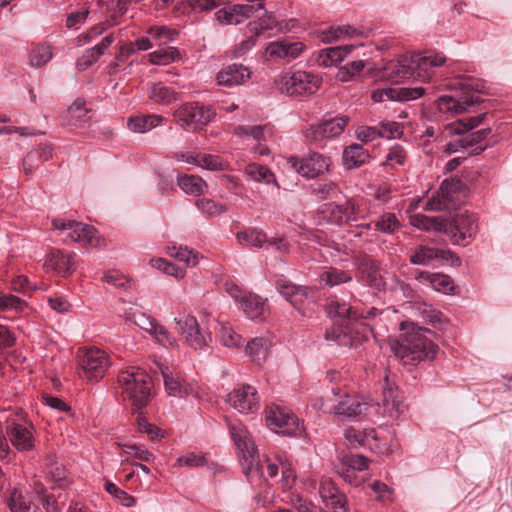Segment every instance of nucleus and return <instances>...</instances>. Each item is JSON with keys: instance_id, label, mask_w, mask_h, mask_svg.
<instances>
[{"instance_id": "f257e3e1", "label": "nucleus", "mask_w": 512, "mask_h": 512, "mask_svg": "<svg viewBox=\"0 0 512 512\" xmlns=\"http://www.w3.org/2000/svg\"><path fill=\"white\" fill-rule=\"evenodd\" d=\"M414 225L424 230H434L447 234L455 245L467 246L478 232V217L468 211L458 212L450 219L415 217Z\"/></svg>"}, {"instance_id": "f03ea898", "label": "nucleus", "mask_w": 512, "mask_h": 512, "mask_svg": "<svg viewBox=\"0 0 512 512\" xmlns=\"http://www.w3.org/2000/svg\"><path fill=\"white\" fill-rule=\"evenodd\" d=\"M426 334H432V331L412 325L411 330L400 335V339L390 342L391 350L404 365L415 366L421 361L433 360L439 348Z\"/></svg>"}, {"instance_id": "7ed1b4c3", "label": "nucleus", "mask_w": 512, "mask_h": 512, "mask_svg": "<svg viewBox=\"0 0 512 512\" xmlns=\"http://www.w3.org/2000/svg\"><path fill=\"white\" fill-rule=\"evenodd\" d=\"M117 381L122 389L123 398L130 401L134 411L139 412L148 405L153 383L145 370L139 367L122 370Z\"/></svg>"}, {"instance_id": "20e7f679", "label": "nucleus", "mask_w": 512, "mask_h": 512, "mask_svg": "<svg viewBox=\"0 0 512 512\" xmlns=\"http://www.w3.org/2000/svg\"><path fill=\"white\" fill-rule=\"evenodd\" d=\"M6 438L19 452L31 451L35 447V427L27 413L20 409H9L4 417Z\"/></svg>"}, {"instance_id": "39448f33", "label": "nucleus", "mask_w": 512, "mask_h": 512, "mask_svg": "<svg viewBox=\"0 0 512 512\" xmlns=\"http://www.w3.org/2000/svg\"><path fill=\"white\" fill-rule=\"evenodd\" d=\"M277 291L284 297L301 316L312 318L318 310L317 294L314 287L296 285L286 279L275 282Z\"/></svg>"}, {"instance_id": "423d86ee", "label": "nucleus", "mask_w": 512, "mask_h": 512, "mask_svg": "<svg viewBox=\"0 0 512 512\" xmlns=\"http://www.w3.org/2000/svg\"><path fill=\"white\" fill-rule=\"evenodd\" d=\"M216 116L210 105L198 101L186 102L173 111L174 121L185 131H198L207 126Z\"/></svg>"}, {"instance_id": "0eeeda50", "label": "nucleus", "mask_w": 512, "mask_h": 512, "mask_svg": "<svg viewBox=\"0 0 512 512\" xmlns=\"http://www.w3.org/2000/svg\"><path fill=\"white\" fill-rule=\"evenodd\" d=\"M265 420L267 427L278 434L299 437L304 433V423L290 409L277 404L266 407Z\"/></svg>"}, {"instance_id": "6e6552de", "label": "nucleus", "mask_w": 512, "mask_h": 512, "mask_svg": "<svg viewBox=\"0 0 512 512\" xmlns=\"http://www.w3.org/2000/svg\"><path fill=\"white\" fill-rule=\"evenodd\" d=\"M360 202L355 197L347 198L343 203L327 202L322 204L317 214L328 224L343 226L362 219Z\"/></svg>"}, {"instance_id": "1a4fd4ad", "label": "nucleus", "mask_w": 512, "mask_h": 512, "mask_svg": "<svg viewBox=\"0 0 512 512\" xmlns=\"http://www.w3.org/2000/svg\"><path fill=\"white\" fill-rule=\"evenodd\" d=\"M322 85V78L307 71H296L281 77L280 90L295 98L309 97Z\"/></svg>"}, {"instance_id": "9d476101", "label": "nucleus", "mask_w": 512, "mask_h": 512, "mask_svg": "<svg viewBox=\"0 0 512 512\" xmlns=\"http://www.w3.org/2000/svg\"><path fill=\"white\" fill-rule=\"evenodd\" d=\"M349 122V116L337 115L325 119L321 123L312 124L303 132L305 141L318 147H324L326 141L340 136Z\"/></svg>"}, {"instance_id": "9b49d317", "label": "nucleus", "mask_w": 512, "mask_h": 512, "mask_svg": "<svg viewBox=\"0 0 512 512\" xmlns=\"http://www.w3.org/2000/svg\"><path fill=\"white\" fill-rule=\"evenodd\" d=\"M230 432L235 445L242 453L243 458L248 463L249 467L256 463L257 468L262 475L266 474L270 478H274L278 475L279 465L277 463L271 462L268 458L263 462L257 459V449L254 442L247 436V432L245 430L232 427Z\"/></svg>"}, {"instance_id": "f8f14e48", "label": "nucleus", "mask_w": 512, "mask_h": 512, "mask_svg": "<svg viewBox=\"0 0 512 512\" xmlns=\"http://www.w3.org/2000/svg\"><path fill=\"white\" fill-rule=\"evenodd\" d=\"M52 227L56 230L66 232L65 239L70 242H78L82 245L98 247L101 238L98 230L92 226L75 220H64L56 218L52 220Z\"/></svg>"}, {"instance_id": "ddd939ff", "label": "nucleus", "mask_w": 512, "mask_h": 512, "mask_svg": "<svg viewBox=\"0 0 512 512\" xmlns=\"http://www.w3.org/2000/svg\"><path fill=\"white\" fill-rule=\"evenodd\" d=\"M372 328L367 323H361L360 329H355L350 325H343L335 323L330 328H327L324 338L327 341H334L339 346L345 347H358L368 340L369 333Z\"/></svg>"}, {"instance_id": "4468645a", "label": "nucleus", "mask_w": 512, "mask_h": 512, "mask_svg": "<svg viewBox=\"0 0 512 512\" xmlns=\"http://www.w3.org/2000/svg\"><path fill=\"white\" fill-rule=\"evenodd\" d=\"M108 367V356L99 348H90L78 356L79 376L87 381L102 379Z\"/></svg>"}, {"instance_id": "2eb2a0df", "label": "nucleus", "mask_w": 512, "mask_h": 512, "mask_svg": "<svg viewBox=\"0 0 512 512\" xmlns=\"http://www.w3.org/2000/svg\"><path fill=\"white\" fill-rule=\"evenodd\" d=\"M486 115L487 113H481L477 116H469L459 119L454 123L448 124L446 129L450 134L464 135L466 146L468 148L474 147L475 145L482 144V142L491 134L492 130L491 128H484L468 134L467 132L479 126L485 119Z\"/></svg>"}, {"instance_id": "dca6fc26", "label": "nucleus", "mask_w": 512, "mask_h": 512, "mask_svg": "<svg viewBox=\"0 0 512 512\" xmlns=\"http://www.w3.org/2000/svg\"><path fill=\"white\" fill-rule=\"evenodd\" d=\"M288 163L302 177L312 179L329 171L331 159L318 152H310L303 157L291 156Z\"/></svg>"}, {"instance_id": "f3484780", "label": "nucleus", "mask_w": 512, "mask_h": 512, "mask_svg": "<svg viewBox=\"0 0 512 512\" xmlns=\"http://www.w3.org/2000/svg\"><path fill=\"white\" fill-rule=\"evenodd\" d=\"M437 259L451 261L452 266L459 267L461 265V259L451 250L422 244L416 246L409 256L410 263L414 265L427 266Z\"/></svg>"}, {"instance_id": "a211bd4d", "label": "nucleus", "mask_w": 512, "mask_h": 512, "mask_svg": "<svg viewBox=\"0 0 512 512\" xmlns=\"http://www.w3.org/2000/svg\"><path fill=\"white\" fill-rule=\"evenodd\" d=\"M228 402L242 414H252L259 410V396L255 387L242 385L228 394Z\"/></svg>"}, {"instance_id": "6ab92c4d", "label": "nucleus", "mask_w": 512, "mask_h": 512, "mask_svg": "<svg viewBox=\"0 0 512 512\" xmlns=\"http://www.w3.org/2000/svg\"><path fill=\"white\" fill-rule=\"evenodd\" d=\"M177 330L185 338L186 343L194 349L207 346L206 338L202 334L197 319L190 314H180L176 318Z\"/></svg>"}, {"instance_id": "aec40b11", "label": "nucleus", "mask_w": 512, "mask_h": 512, "mask_svg": "<svg viewBox=\"0 0 512 512\" xmlns=\"http://www.w3.org/2000/svg\"><path fill=\"white\" fill-rule=\"evenodd\" d=\"M356 268L359 274V280L371 288L382 290L385 287V281L381 274L380 264L369 256H364L356 261Z\"/></svg>"}, {"instance_id": "412c9836", "label": "nucleus", "mask_w": 512, "mask_h": 512, "mask_svg": "<svg viewBox=\"0 0 512 512\" xmlns=\"http://www.w3.org/2000/svg\"><path fill=\"white\" fill-rule=\"evenodd\" d=\"M481 102L482 99L474 95H466L459 99L450 95H442L436 100V106L441 113L457 115L468 111L469 107Z\"/></svg>"}, {"instance_id": "4be33fe9", "label": "nucleus", "mask_w": 512, "mask_h": 512, "mask_svg": "<svg viewBox=\"0 0 512 512\" xmlns=\"http://www.w3.org/2000/svg\"><path fill=\"white\" fill-rule=\"evenodd\" d=\"M413 57L401 55L395 60L387 62L383 67V77L391 82H399L414 76Z\"/></svg>"}, {"instance_id": "5701e85b", "label": "nucleus", "mask_w": 512, "mask_h": 512, "mask_svg": "<svg viewBox=\"0 0 512 512\" xmlns=\"http://www.w3.org/2000/svg\"><path fill=\"white\" fill-rule=\"evenodd\" d=\"M415 279L422 284L430 286L435 291L447 295L455 294L457 289L453 279L449 275L440 272L417 271Z\"/></svg>"}, {"instance_id": "b1692460", "label": "nucleus", "mask_w": 512, "mask_h": 512, "mask_svg": "<svg viewBox=\"0 0 512 512\" xmlns=\"http://www.w3.org/2000/svg\"><path fill=\"white\" fill-rule=\"evenodd\" d=\"M319 494L327 507L332 512H349L348 500L332 481H322L319 488Z\"/></svg>"}, {"instance_id": "393cba45", "label": "nucleus", "mask_w": 512, "mask_h": 512, "mask_svg": "<svg viewBox=\"0 0 512 512\" xmlns=\"http://www.w3.org/2000/svg\"><path fill=\"white\" fill-rule=\"evenodd\" d=\"M425 93L422 87H401V88H383L372 92L371 98L375 102L384 100L409 101L420 98Z\"/></svg>"}, {"instance_id": "a878e982", "label": "nucleus", "mask_w": 512, "mask_h": 512, "mask_svg": "<svg viewBox=\"0 0 512 512\" xmlns=\"http://www.w3.org/2000/svg\"><path fill=\"white\" fill-rule=\"evenodd\" d=\"M326 312L335 323H340L342 326L350 325L355 327V329H360V324L362 322H358V311L353 309L351 305L340 303L338 301H331L326 305Z\"/></svg>"}, {"instance_id": "bb28decb", "label": "nucleus", "mask_w": 512, "mask_h": 512, "mask_svg": "<svg viewBox=\"0 0 512 512\" xmlns=\"http://www.w3.org/2000/svg\"><path fill=\"white\" fill-rule=\"evenodd\" d=\"M384 381L383 406L390 417L397 418L404 410L403 397L398 386L391 383L388 376L385 377Z\"/></svg>"}, {"instance_id": "cd10ccee", "label": "nucleus", "mask_w": 512, "mask_h": 512, "mask_svg": "<svg viewBox=\"0 0 512 512\" xmlns=\"http://www.w3.org/2000/svg\"><path fill=\"white\" fill-rule=\"evenodd\" d=\"M250 71L242 64H231L224 67L216 75V81L221 86L232 87L243 84L250 78Z\"/></svg>"}, {"instance_id": "c85d7f7f", "label": "nucleus", "mask_w": 512, "mask_h": 512, "mask_svg": "<svg viewBox=\"0 0 512 512\" xmlns=\"http://www.w3.org/2000/svg\"><path fill=\"white\" fill-rule=\"evenodd\" d=\"M74 257L75 253L73 252L52 250L45 261V265L63 277H67L75 270Z\"/></svg>"}, {"instance_id": "c756f323", "label": "nucleus", "mask_w": 512, "mask_h": 512, "mask_svg": "<svg viewBox=\"0 0 512 512\" xmlns=\"http://www.w3.org/2000/svg\"><path fill=\"white\" fill-rule=\"evenodd\" d=\"M370 407L368 402L359 397L346 396L334 407V413L347 418H358L367 415Z\"/></svg>"}, {"instance_id": "7c9ffc66", "label": "nucleus", "mask_w": 512, "mask_h": 512, "mask_svg": "<svg viewBox=\"0 0 512 512\" xmlns=\"http://www.w3.org/2000/svg\"><path fill=\"white\" fill-rule=\"evenodd\" d=\"M304 49L305 45L302 42L282 40L271 42L266 48V53L271 58L292 60L297 58Z\"/></svg>"}, {"instance_id": "2f4dec72", "label": "nucleus", "mask_w": 512, "mask_h": 512, "mask_svg": "<svg viewBox=\"0 0 512 512\" xmlns=\"http://www.w3.org/2000/svg\"><path fill=\"white\" fill-rule=\"evenodd\" d=\"M114 42L113 34L106 35L101 42L85 50L83 55L79 57L76 61V67L84 71L91 67L94 63L98 61V59L105 53V51L111 46Z\"/></svg>"}, {"instance_id": "473e14b6", "label": "nucleus", "mask_w": 512, "mask_h": 512, "mask_svg": "<svg viewBox=\"0 0 512 512\" xmlns=\"http://www.w3.org/2000/svg\"><path fill=\"white\" fill-rule=\"evenodd\" d=\"M52 157V148L46 144H40L37 148L28 152L23 158L22 165L26 175H32L39 166Z\"/></svg>"}, {"instance_id": "72a5a7b5", "label": "nucleus", "mask_w": 512, "mask_h": 512, "mask_svg": "<svg viewBox=\"0 0 512 512\" xmlns=\"http://www.w3.org/2000/svg\"><path fill=\"white\" fill-rule=\"evenodd\" d=\"M413 57V70L414 76L422 79H429L431 77V69L434 67H440L445 63V57L441 55H427V56H419L415 55Z\"/></svg>"}, {"instance_id": "f704fd0d", "label": "nucleus", "mask_w": 512, "mask_h": 512, "mask_svg": "<svg viewBox=\"0 0 512 512\" xmlns=\"http://www.w3.org/2000/svg\"><path fill=\"white\" fill-rule=\"evenodd\" d=\"M240 306L245 315L251 320H263L266 301L256 294H244L240 299Z\"/></svg>"}, {"instance_id": "c9c22d12", "label": "nucleus", "mask_w": 512, "mask_h": 512, "mask_svg": "<svg viewBox=\"0 0 512 512\" xmlns=\"http://www.w3.org/2000/svg\"><path fill=\"white\" fill-rule=\"evenodd\" d=\"M271 341L263 336L252 338L247 342L245 351L251 361L261 365L269 355Z\"/></svg>"}, {"instance_id": "e433bc0d", "label": "nucleus", "mask_w": 512, "mask_h": 512, "mask_svg": "<svg viewBox=\"0 0 512 512\" xmlns=\"http://www.w3.org/2000/svg\"><path fill=\"white\" fill-rule=\"evenodd\" d=\"M353 50L352 45L330 47L319 52L317 63L323 67L339 64Z\"/></svg>"}, {"instance_id": "4c0bfd02", "label": "nucleus", "mask_w": 512, "mask_h": 512, "mask_svg": "<svg viewBox=\"0 0 512 512\" xmlns=\"http://www.w3.org/2000/svg\"><path fill=\"white\" fill-rule=\"evenodd\" d=\"M165 120V117L162 115L156 114H148V115H139L130 117L128 119L127 125L128 128L137 133L147 132L158 125H160Z\"/></svg>"}, {"instance_id": "58836bf2", "label": "nucleus", "mask_w": 512, "mask_h": 512, "mask_svg": "<svg viewBox=\"0 0 512 512\" xmlns=\"http://www.w3.org/2000/svg\"><path fill=\"white\" fill-rule=\"evenodd\" d=\"M368 158V152L360 144H351L343 151V163L348 169L360 167Z\"/></svg>"}, {"instance_id": "ea45409f", "label": "nucleus", "mask_w": 512, "mask_h": 512, "mask_svg": "<svg viewBox=\"0 0 512 512\" xmlns=\"http://www.w3.org/2000/svg\"><path fill=\"white\" fill-rule=\"evenodd\" d=\"M344 436L352 448H358L361 446L371 447V442L378 439L377 433L374 429L367 432H361L352 427L345 429Z\"/></svg>"}, {"instance_id": "a19ab883", "label": "nucleus", "mask_w": 512, "mask_h": 512, "mask_svg": "<svg viewBox=\"0 0 512 512\" xmlns=\"http://www.w3.org/2000/svg\"><path fill=\"white\" fill-rule=\"evenodd\" d=\"M89 112L91 109L86 107V101L83 98H77L67 110L68 123L75 127L81 126L87 122Z\"/></svg>"}, {"instance_id": "79ce46f5", "label": "nucleus", "mask_w": 512, "mask_h": 512, "mask_svg": "<svg viewBox=\"0 0 512 512\" xmlns=\"http://www.w3.org/2000/svg\"><path fill=\"white\" fill-rule=\"evenodd\" d=\"M352 279L353 276L351 271L342 270L336 267H329L320 275V281L325 283L329 287L348 283L352 281Z\"/></svg>"}, {"instance_id": "37998d69", "label": "nucleus", "mask_w": 512, "mask_h": 512, "mask_svg": "<svg viewBox=\"0 0 512 512\" xmlns=\"http://www.w3.org/2000/svg\"><path fill=\"white\" fill-rule=\"evenodd\" d=\"M35 491L46 512H60L62 510L66 498L59 501L61 493L56 497L53 493H47L45 487L40 484H36Z\"/></svg>"}, {"instance_id": "c03bdc74", "label": "nucleus", "mask_w": 512, "mask_h": 512, "mask_svg": "<svg viewBox=\"0 0 512 512\" xmlns=\"http://www.w3.org/2000/svg\"><path fill=\"white\" fill-rule=\"evenodd\" d=\"M54 47L49 42H43L35 45L30 52V64L34 67L46 65L53 57Z\"/></svg>"}, {"instance_id": "a18cd8bd", "label": "nucleus", "mask_w": 512, "mask_h": 512, "mask_svg": "<svg viewBox=\"0 0 512 512\" xmlns=\"http://www.w3.org/2000/svg\"><path fill=\"white\" fill-rule=\"evenodd\" d=\"M178 186L186 193L191 195H201L207 187L206 182L199 176L183 175L177 179Z\"/></svg>"}, {"instance_id": "49530a36", "label": "nucleus", "mask_w": 512, "mask_h": 512, "mask_svg": "<svg viewBox=\"0 0 512 512\" xmlns=\"http://www.w3.org/2000/svg\"><path fill=\"white\" fill-rule=\"evenodd\" d=\"M149 97L155 103L168 105L179 99V93L173 88L157 83L152 87Z\"/></svg>"}, {"instance_id": "de8ad7c7", "label": "nucleus", "mask_w": 512, "mask_h": 512, "mask_svg": "<svg viewBox=\"0 0 512 512\" xmlns=\"http://www.w3.org/2000/svg\"><path fill=\"white\" fill-rule=\"evenodd\" d=\"M277 26V20L272 15V13H268L264 10V15L259 17L256 21H251L247 25V29L249 33H252L253 36L260 37L266 31L272 30Z\"/></svg>"}, {"instance_id": "09e8293b", "label": "nucleus", "mask_w": 512, "mask_h": 512, "mask_svg": "<svg viewBox=\"0 0 512 512\" xmlns=\"http://www.w3.org/2000/svg\"><path fill=\"white\" fill-rule=\"evenodd\" d=\"M236 237L238 242L245 246L262 247V245L268 241L266 234L257 229H248L238 232Z\"/></svg>"}, {"instance_id": "8fccbe9b", "label": "nucleus", "mask_w": 512, "mask_h": 512, "mask_svg": "<svg viewBox=\"0 0 512 512\" xmlns=\"http://www.w3.org/2000/svg\"><path fill=\"white\" fill-rule=\"evenodd\" d=\"M180 57V51L176 47L159 49L149 54L150 62L155 65H168Z\"/></svg>"}, {"instance_id": "3c124183", "label": "nucleus", "mask_w": 512, "mask_h": 512, "mask_svg": "<svg viewBox=\"0 0 512 512\" xmlns=\"http://www.w3.org/2000/svg\"><path fill=\"white\" fill-rule=\"evenodd\" d=\"M375 230L385 234H393L401 227V223L392 212L383 213L374 223Z\"/></svg>"}, {"instance_id": "603ef678", "label": "nucleus", "mask_w": 512, "mask_h": 512, "mask_svg": "<svg viewBox=\"0 0 512 512\" xmlns=\"http://www.w3.org/2000/svg\"><path fill=\"white\" fill-rule=\"evenodd\" d=\"M196 207L207 217H216L227 211L225 204L208 198H200L195 201Z\"/></svg>"}, {"instance_id": "864d4df0", "label": "nucleus", "mask_w": 512, "mask_h": 512, "mask_svg": "<svg viewBox=\"0 0 512 512\" xmlns=\"http://www.w3.org/2000/svg\"><path fill=\"white\" fill-rule=\"evenodd\" d=\"M147 33L158 42L159 45H166L178 36V31L167 26H151Z\"/></svg>"}, {"instance_id": "5fc2aeb1", "label": "nucleus", "mask_w": 512, "mask_h": 512, "mask_svg": "<svg viewBox=\"0 0 512 512\" xmlns=\"http://www.w3.org/2000/svg\"><path fill=\"white\" fill-rule=\"evenodd\" d=\"M281 467V483L284 490L291 489L297 479L295 468L291 461L283 459L282 457L277 458Z\"/></svg>"}, {"instance_id": "6e6d98bb", "label": "nucleus", "mask_w": 512, "mask_h": 512, "mask_svg": "<svg viewBox=\"0 0 512 512\" xmlns=\"http://www.w3.org/2000/svg\"><path fill=\"white\" fill-rule=\"evenodd\" d=\"M245 172L255 181H264L266 183L275 181L273 172L267 166L261 164L251 163L246 166Z\"/></svg>"}, {"instance_id": "4d7b16f0", "label": "nucleus", "mask_w": 512, "mask_h": 512, "mask_svg": "<svg viewBox=\"0 0 512 512\" xmlns=\"http://www.w3.org/2000/svg\"><path fill=\"white\" fill-rule=\"evenodd\" d=\"M365 67V62L363 60H355L347 63L344 66H341L337 72V79L342 82H348L352 80L355 76L359 75L361 71Z\"/></svg>"}, {"instance_id": "13d9d810", "label": "nucleus", "mask_w": 512, "mask_h": 512, "mask_svg": "<svg viewBox=\"0 0 512 512\" xmlns=\"http://www.w3.org/2000/svg\"><path fill=\"white\" fill-rule=\"evenodd\" d=\"M377 126L380 138L396 139L403 135L404 127L396 121H381Z\"/></svg>"}, {"instance_id": "bf43d9fd", "label": "nucleus", "mask_w": 512, "mask_h": 512, "mask_svg": "<svg viewBox=\"0 0 512 512\" xmlns=\"http://www.w3.org/2000/svg\"><path fill=\"white\" fill-rule=\"evenodd\" d=\"M150 265L167 275L174 276L176 278H183L185 271L179 268L174 263L166 260L165 258H154L150 260Z\"/></svg>"}, {"instance_id": "052dcab7", "label": "nucleus", "mask_w": 512, "mask_h": 512, "mask_svg": "<svg viewBox=\"0 0 512 512\" xmlns=\"http://www.w3.org/2000/svg\"><path fill=\"white\" fill-rule=\"evenodd\" d=\"M169 254L178 261L184 262L186 266H195L198 263V253L189 250L187 247L173 246L169 248Z\"/></svg>"}, {"instance_id": "680f3d73", "label": "nucleus", "mask_w": 512, "mask_h": 512, "mask_svg": "<svg viewBox=\"0 0 512 512\" xmlns=\"http://www.w3.org/2000/svg\"><path fill=\"white\" fill-rule=\"evenodd\" d=\"M369 459L363 455L359 454H347L344 455L341 459L339 464L345 465V467L353 468L354 470H358L360 472H363L368 469L369 467Z\"/></svg>"}, {"instance_id": "e2e57ef3", "label": "nucleus", "mask_w": 512, "mask_h": 512, "mask_svg": "<svg viewBox=\"0 0 512 512\" xmlns=\"http://www.w3.org/2000/svg\"><path fill=\"white\" fill-rule=\"evenodd\" d=\"M105 490L115 497L123 506L132 507L136 503V499L132 495L110 481L105 483Z\"/></svg>"}, {"instance_id": "0e129e2a", "label": "nucleus", "mask_w": 512, "mask_h": 512, "mask_svg": "<svg viewBox=\"0 0 512 512\" xmlns=\"http://www.w3.org/2000/svg\"><path fill=\"white\" fill-rule=\"evenodd\" d=\"M323 39L327 42L337 40L343 36L353 37L359 35L357 30L350 26H338V27H330L327 31L323 33Z\"/></svg>"}, {"instance_id": "69168bd1", "label": "nucleus", "mask_w": 512, "mask_h": 512, "mask_svg": "<svg viewBox=\"0 0 512 512\" xmlns=\"http://www.w3.org/2000/svg\"><path fill=\"white\" fill-rule=\"evenodd\" d=\"M26 306V302L12 294H6L0 291V311H22Z\"/></svg>"}, {"instance_id": "338daca9", "label": "nucleus", "mask_w": 512, "mask_h": 512, "mask_svg": "<svg viewBox=\"0 0 512 512\" xmlns=\"http://www.w3.org/2000/svg\"><path fill=\"white\" fill-rule=\"evenodd\" d=\"M336 473L343 478V480L353 486H359L363 482V477L359 475L360 471L354 470L345 465L337 464L335 466Z\"/></svg>"}, {"instance_id": "774afa93", "label": "nucleus", "mask_w": 512, "mask_h": 512, "mask_svg": "<svg viewBox=\"0 0 512 512\" xmlns=\"http://www.w3.org/2000/svg\"><path fill=\"white\" fill-rule=\"evenodd\" d=\"M7 505L11 512L30 511V505L26 502L24 496L16 489L11 492Z\"/></svg>"}]
</instances>
